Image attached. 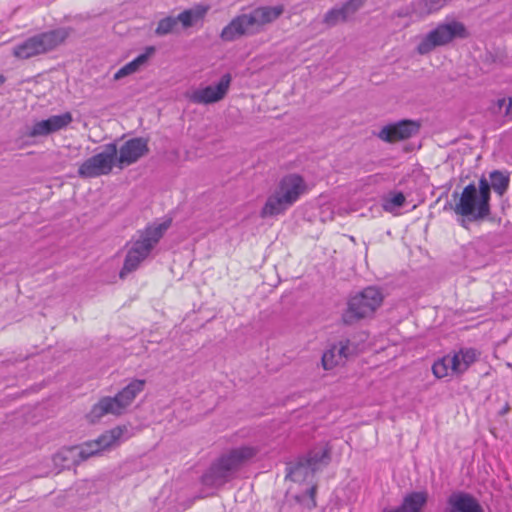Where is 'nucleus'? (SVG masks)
Returning <instances> with one entry per match:
<instances>
[{"mask_svg": "<svg viewBox=\"0 0 512 512\" xmlns=\"http://www.w3.org/2000/svg\"><path fill=\"white\" fill-rule=\"evenodd\" d=\"M283 13V7L264 6L252 10L248 14H242L234 18L221 32L224 41H233L243 35L253 34L259 29L274 20Z\"/></svg>", "mask_w": 512, "mask_h": 512, "instance_id": "nucleus-3", "label": "nucleus"}, {"mask_svg": "<svg viewBox=\"0 0 512 512\" xmlns=\"http://www.w3.org/2000/svg\"><path fill=\"white\" fill-rule=\"evenodd\" d=\"M169 226L170 221H165L148 226L144 231L139 232L138 237L130 242L123 268L120 271L121 278H124L126 274L139 267L140 263L149 256Z\"/></svg>", "mask_w": 512, "mask_h": 512, "instance_id": "nucleus-5", "label": "nucleus"}, {"mask_svg": "<svg viewBox=\"0 0 512 512\" xmlns=\"http://www.w3.org/2000/svg\"><path fill=\"white\" fill-rule=\"evenodd\" d=\"M257 453L251 446H241L223 453L202 476L206 486L220 487L235 478L238 471Z\"/></svg>", "mask_w": 512, "mask_h": 512, "instance_id": "nucleus-1", "label": "nucleus"}, {"mask_svg": "<svg viewBox=\"0 0 512 512\" xmlns=\"http://www.w3.org/2000/svg\"><path fill=\"white\" fill-rule=\"evenodd\" d=\"M384 295L378 287L369 286L352 295L343 313V321L353 324L361 319L372 317L381 307Z\"/></svg>", "mask_w": 512, "mask_h": 512, "instance_id": "nucleus-8", "label": "nucleus"}, {"mask_svg": "<svg viewBox=\"0 0 512 512\" xmlns=\"http://www.w3.org/2000/svg\"><path fill=\"white\" fill-rule=\"evenodd\" d=\"M448 512H486L480 501L466 491H454L448 499Z\"/></svg>", "mask_w": 512, "mask_h": 512, "instance_id": "nucleus-17", "label": "nucleus"}, {"mask_svg": "<svg viewBox=\"0 0 512 512\" xmlns=\"http://www.w3.org/2000/svg\"><path fill=\"white\" fill-rule=\"evenodd\" d=\"M73 121L70 112H64L60 115H52L47 119L35 122L29 129L28 136L42 137L65 129Z\"/></svg>", "mask_w": 512, "mask_h": 512, "instance_id": "nucleus-15", "label": "nucleus"}, {"mask_svg": "<svg viewBox=\"0 0 512 512\" xmlns=\"http://www.w3.org/2000/svg\"><path fill=\"white\" fill-rule=\"evenodd\" d=\"M232 76L226 73L216 84L200 86L187 94L188 99L195 104L208 105L224 99L229 91Z\"/></svg>", "mask_w": 512, "mask_h": 512, "instance_id": "nucleus-13", "label": "nucleus"}, {"mask_svg": "<svg viewBox=\"0 0 512 512\" xmlns=\"http://www.w3.org/2000/svg\"><path fill=\"white\" fill-rule=\"evenodd\" d=\"M355 352L356 347L350 340H340L324 352L322 366L325 370H330L337 365L343 364Z\"/></svg>", "mask_w": 512, "mask_h": 512, "instance_id": "nucleus-16", "label": "nucleus"}, {"mask_svg": "<svg viewBox=\"0 0 512 512\" xmlns=\"http://www.w3.org/2000/svg\"><path fill=\"white\" fill-rule=\"evenodd\" d=\"M4 82V77L2 75H0V85L3 84Z\"/></svg>", "mask_w": 512, "mask_h": 512, "instance_id": "nucleus-31", "label": "nucleus"}, {"mask_svg": "<svg viewBox=\"0 0 512 512\" xmlns=\"http://www.w3.org/2000/svg\"><path fill=\"white\" fill-rule=\"evenodd\" d=\"M315 492H316V487H314V486H313V487H311V488L309 489L310 497H311L312 499H314V494H315Z\"/></svg>", "mask_w": 512, "mask_h": 512, "instance_id": "nucleus-30", "label": "nucleus"}, {"mask_svg": "<svg viewBox=\"0 0 512 512\" xmlns=\"http://www.w3.org/2000/svg\"><path fill=\"white\" fill-rule=\"evenodd\" d=\"M419 130V124L410 120H403L398 123L387 125L382 128L379 138L386 142H396L410 138Z\"/></svg>", "mask_w": 512, "mask_h": 512, "instance_id": "nucleus-18", "label": "nucleus"}, {"mask_svg": "<svg viewBox=\"0 0 512 512\" xmlns=\"http://www.w3.org/2000/svg\"><path fill=\"white\" fill-rule=\"evenodd\" d=\"M178 27V19L176 17H165L159 21L155 33L159 36L167 35L176 32Z\"/></svg>", "mask_w": 512, "mask_h": 512, "instance_id": "nucleus-28", "label": "nucleus"}, {"mask_svg": "<svg viewBox=\"0 0 512 512\" xmlns=\"http://www.w3.org/2000/svg\"><path fill=\"white\" fill-rule=\"evenodd\" d=\"M362 6V0H350L339 8H333L324 16V23L328 26L346 21Z\"/></svg>", "mask_w": 512, "mask_h": 512, "instance_id": "nucleus-20", "label": "nucleus"}, {"mask_svg": "<svg viewBox=\"0 0 512 512\" xmlns=\"http://www.w3.org/2000/svg\"><path fill=\"white\" fill-rule=\"evenodd\" d=\"M315 470L311 469L310 465L303 459L293 466L289 467L287 478L294 482H301L307 480L314 474Z\"/></svg>", "mask_w": 512, "mask_h": 512, "instance_id": "nucleus-25", "label": "nucleus"}, {"mask_svg": "<svg viewBox=\"0 0 512 512\" xmlns=\"http://www.w3.org/2000/svg\"><path fill=\"white\" fill-rule=\"evenodd\" d=\"M466 36V28L461 22L451 21L442 23L422 38L417 46V51L419 54L424 55L438 46L448 44L456 37L465 38Z\"/></svg>", "mask_w": 512, "mask_h": 512, "instance_id": "nucleus-10", "label": "nucleus"}, {"mask_svg": "<svg viewBox=\"0 0 512 512\" xmlns=\"http://www.w3.org/2000/svg\"><path fill=\"white\" fill-rule=\"evenodd\" d=\"M490 180V188L492 187L499 195H503L509 185V176L504 172L496 170L490 174Z\"/></svg>", "mask_w": 512, "mask_h": 512, "instance_id": "nucleus-27", "label": "nucleus"}, {"mask_svg": "<svg viewBox=\"0 0 512 512\" xmlns=\"http://www.w3.org/2000/svg\"><path fill=\"white\" fill-rule=\"evenodd\" d=\"M144 386L145 380L135 379L125 386L116 396L101 398L87 414L88 420L94 423L107 414L115 416L121 415L125 412L127 407L131 405L136 396L143 391Z\"/></svg>", "mask_w": 512, "mask_h": 512, "instance_id": "nucleus-7", "label": "nucleus"}, {"mask_svg": "<svg viewBox=\"0 0 512 512\" xmlns=\"http://www.w3.org/2000/svg\"><path fill=\"white\" fill-rule=\"evenodd\" d=\"M490 185L484 177L479 180V185H467L456 203L454 211L461 216L473 220L483 219L490 213Z\"/></svg>", "mask_w": 512, "mask_h": 512, "instance_id": "nucleus-6", "label": "nucleus"}, {"mask_svg": "<svg viewBox=\"0 0 512 512\" xmlns=\"http://www.w3.org/2000/svg\"><path fill=\"white\" fill-rule=\"evenodd\" d=\"M123 435L121 427L113 428L103 433L94 441L85 443L80 447L63 448L53 456V462L61 468H69L72 464L86 460L119 443Z\"/></svg>", "mask_w": 512, "mask_h": 512, "instance_id": "nucleus-4", "label": "nucleus"}, {"mask_svg": "<svg viewBox=\"0 0 512 512\" xmlns=\"http://www.w3.org/2000/svg\"><path fill=\"white\" fill-rule=\"evenodd\" d=\"M66 37L67 33L63 29L44 32L15 45L13 54L17 58L28 59L54 49L62 43Z\"/></svg>", "mask_w": 512, "mask_h": 512, "instance_id": "nucleus-9", "label": "nucleus"}, {"mask_svg": "<svg viewBox=\"0 0 512 512\" xmlns=\"http://www.w3.org/2000/svg\"><path fill=\"white\" fill-rule=\"evenodd\" d=\"M117 152L116 144H107L102 152L88 158L80 165L79 176L93 178L110 173L116 165Z\"/></svg>", "mask_w": 512, "mask_h": 512, "instance_id": "nucleus-12", "label": "nucleus"}, {"mask_svg": "<svg viewBox=\"0 0 512 512\" xmlns=\"http://www.w3.org/2000/svg\"><path fill=\"white\" fill-rule=\"evenodd\" d=\"M426 502V492H413L405 496L402 504L398 508L386 509L384 512H420Z\"/></svg>", "mask_w": 512, "mask_h": 512, "instance_id": "nucleus-21", "label": "nucleus"}, {"mask_svg": "<svg viewBox=\"0 0 512 512\" xmlns=\"http://www.w3.org/2000/svg\"><path fill=\"white\" fill-rule=\"evenodd\" d=\"M154 53L155 47H146L145 51L142 54L138 55L135 59L122 66L119 70H117L113 75V80L118 81L139 72L142 68H144L147 65L150 57Z\"/></svg>", "mask_w": 512, "mask_h": 512, "instance_id": "nucleus-19", "label": "nucleus"}, {"mask_svg": "<svg viewBox=\"0 0 512 512\" xmlns=\"http://www.w3.org/2000/svg\"><path fill=\"white\" fill-rule=\"evenodd\" d=\"M406 202V197L402 192L391 191L381 199V206L384 211L396 213Z\"/></svg>", "mask_w": 512, "mask_h": 512, "instance_id": "nucleus-24", "label": "nucleus"}, {"mask_svg": "<svg viewBox=\"0 0 512 512\" xmlns=\"http://www.w3.org/2000/svg\"><path fill=\"white\" fill-rule=\"evenodd\" d=\"M449 0H418L411 5V14L424 17L440 10Z\"/></svg>", "mask_w": 512, "mask_h": 512, "instance_id": "nucleus-22", "label": "nucleus"}, {"mask_svg": "<svg viewBox=\"0 0 512 512\" xmlns=\"http://www.w3.org/2000/svg\"><path fill=\"white\" fill-rule=\"evenodd\" d=\"M308 191L305 180L298 174H288L280 179L261 210L262 217L284 213Z\"/></svg>", "mask_w": 512, "mask_h": 512, "instance_id": "nucleus-2", "label": "nucleus"}, {"mask_svg": "<svg viewBox=\"0 0 512 512\" xmlns=\"http://www.w3.org/2000/svg\"><path fill=\"white\" fill-rule=\"evenodd\" d=\"M311 469L317 471L321 466L327 465L329 462V450L322 445L312 449L304 459Z\"/></svg>", "mask_w": 512, "mask_h": 512, "instance_id": "nucleus-23", "label": "nucleus"}, {"mask_svg": "<svg viewBox=\"0 0 512 512\" xmlns=\"http://www.w3.org/2000/svg\"><path fill=\"white\" fill-rule=\"evenodd\" d=\"M205 12V9L185 10L176 17L178 25L182 28L191 27L204 16Z\"/></svg>", "mask_w": 512, "mask_h": 512, "instance_id": "nucleus-26", "label": "nucleus"}, {"mask_svg": "<svg viewBox=\"0 0 512 512\" xmlns=\"http://www.w3.org/2000/svg\"><path fill=\"white\" fill-rule=\"evenodd\" d=\"M497 105L500 109L505 107L504 116L512 120V97L499 99Z\"/></svg>", "mask_w": 512, "mask_h": 512, "instance_id": "nucleus-29", "label": "nucleus"}, {"mask_svg": "<svg viewBox=\"0 0 512 512\" xmlns=\"http://www.w3.org/2000/svg\"><path fill=\"white\" fill-rule=\"evenodd\" d=\"M477 353L474 349H462L457 353L448 354L438 359L432 366L433 374L437 378L449 375L462 374L476 360Z\"/></svg>", "mask_w": 512, "mask_h": 512, "instance_id": "nucleus-11", "label": "nucleus"}, {"mask_svg": "<svg viewBox=\"0 0 512 512\" xmlns=\"http://www.w3.org/2000/svg\"><path fill=\"white\" fill-rule=\"evenodd\" d=\"M149 151L148 141L142 137L127 140L116 155V165L120 168L137 162Z\"/></svg>", "mask_w": 512, "mask_h": 512, "instance_id": "nucleus-14", "label": "nucleus"}]
</instances>
